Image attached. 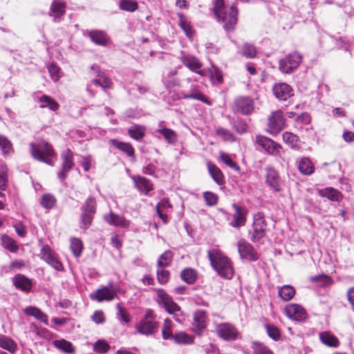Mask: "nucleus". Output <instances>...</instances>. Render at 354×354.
<instances>
[{"label":"nucleus","instance_id":"obj_1","mask_svg":"<svg viewBox=\"0 0 354 354\" xmlns=\"http://www.w3.org/2000/svg\"><path fill=\"white\" fill-rule=\"evenodd\" d=\"M207 256L212 268L221 277L230 279L234 275V269L230 260L221 250L213 249L208 250Z\"/></svg>","mask_w":354,"mask_h":354},{"label":"nucleus","instance_id":"obj_2","mask_svg":"<svg viewBox=\"0 0 354 354\" xmlns=\"http://www.w3.org/2000/svg\"><path fill=\"white\" fill-rule=\"evenodd\" d=\"M214 10L216 19L223 23L225 30H232L237 21L236 6L232 5L227 8L225 7L224 0H216Z\"/></svg>","mask_w":354,"mask_h":354},{"label":"nucleus","instance_id":"obj_3","mask_svg":"<svg viewBox=\"0 0 354 354\" xmlns=\"http://www.w3.org/2000/svg\"><path fill=\"white\" fill-rule=\"evenodd\" d=\"M29 145L30 153L34 159L49 165H53L52 158L55 157V153L51 144L40 140L37 142H31Z\"/></svg>","mask_w":354,"mask_h":354},{"label":"nucleus","instance_id":"obj_4","mask_svg":"<svg viewBox=\"0 0 354 354\" xmlns=\"http://www.w3.org/2000/svg\"><path fill=\"white\" fill-rule=\"evenodd\" d=\"M156 301L162 306L168 313L173 315L177 322H180V320L177 317V313L180 312V307L174 302L171 297H170L164 290L158 289L156 290Z\"/></svg>","mask_w":354,"mask_h":354},{"label":"nucleus","instance_id":"obj_5","mask_svg":"<svg viewBox=\"0 0 354 354\" xmlns=\"http://www.w3.org/2000/svg\"><path fill=\"white\" fill-rule=\"evenodd\" d=\"M96 202L93 196L88 197L81 207L80 227L86 230L91 225L95 213Z\"/></svg>","mask_w":354,"mask_h":354},{"label":"nucleus","instance_id":"obj_6","mask_svg":"<svg viewBox=\"0 0 354 354\" xmlns=\"http://www.w3.org/2000/svg\"><path fill=\"white\" fill-rule=\"evenodd\" d=\"M302 56L298 52L288 54L279 62V68L283 73H290L301 63Z\"/></svg>","mask_w":354,"mask_h":354},{"label":"nucleus","instance_id":"obj_7","mask_svg":"<svg viewBox=\"0 0 354 354\" xmlns=\"http://www.w3.org/2000/svg\"><path fill=\"white\" fill-rule=\"evenodd\" d=\"M267 230V223L264 215L261 212H258L254 215L252 231L251 232V240L253 242H257L263 238Z\"/></svg>","mask_w":354,"mask_h":354},{"label":"nucleus","instance_id":"obj_8","mask_svg":"<svg viewBox=\"0 0 354 354\" xmlns=\"http://www.w3.org/2000/svg\"><path fill=\"white\" fill-rule=\"evenodd\" d=\"M214 331L219 338L226 342L235 341L239 335L236 328L227 322L216 324Z\"/></svg>","mask_w":354,"mask_h":354},{"label":"nucleus","instance_id":"obj_9","mask_svg":"<svg viewBox=\"0 0 354 354\" xmlns=\"http://www.w3.org/2000/svg\"><path fill=\"white\" fill-rule=\"evenodd\" d=\"M179 59L191 71L197 73L201 76L206 75L205 71L202 69V63L194 55L186 54L183 51H181Z\"/></svg>","mask_w":354,"mask_h":354},{"label":"nucleus","instance_id":"obj_10","mask_svg":"<svg viewBox=\"0 0 354 354\" xmlns=\"http://www.w3.org/2000/svg\"><path fill=\"white\" fill-rule=\"evenodd\" d=\"M116 296L117 290L111 283L107 286H102L97 289L95 292L89 295L91 299L98 302L112 301Z\"/></svg>","mask_w":354,"mask_h":354},{"label":"nucleus","instance_id":"obj_11","mask_svg":"<svg viewBox=\"0 0 354 354\" xmlns=\"http://www.w3.org/2000/svg\"><path fill=\"white\" fill-rule=\"evenodd\" d=\"M285 127V118L281 111H273L268 118V129L270 134L279 133Z\"/></svg>","mask_w":354,"mask_h":354},{"label":"nucleus","instance_id":"obj_12","mask_svg":"<svg viewBox=\"0 0 354 354\" xmlns=\"http://www.w3.org/2000/svg\"><path fill=\"white\" fill-rule=\"evenodd\" d=\"M233 111L243 115L251 113L254 110V102L248 97H239L234 101L232 106Z\"/></svg>","mask_w":354,"mask_h":354},{"label":"nucleus","instance_id":"obj_13","mask_svg":"<svg viewBox=\"0 0 354 354\" xmlns=\"http://www.w3.org/2000/svg\"><path fill=\"white\" fill-rule=\"evenodd\" d=\"M41 258L56 270L61 271L64 267L62 263L58 260L56 254L50 248L45 245L41 250Z\"/></svg>","mask_w":354,"mask_h":354},{"label":"nucleus","instance_id":"obj_14","mask_svg":"<svg viewBox=\"0 0 354 354\" xmlns=\"http://www.w3.org/2000/svg\"><path fill=\"white\" fill-rule=\"evenodd\" d=\"M136 330L138 333L144 335H151L158 331V322L156 320L141 319L136 325Z\"/></svg>","mask_w":354,"mask_h":354},{"label":"nucleus","instance_id":"obj_15","mask_svg":"<svg viewBox=\"0 0 354 354\" xmlns=\"http://www.w3.org/2000/svg\"><path fill=\"white\" fill-rule=\"evenodd\" d=\"M103 218L109 225L121 228H127L130 225V221L122 215L110 212L103 216Z\"/></svg>","mask_w":354,"mask_h":354},{"label":"nucleus","instance_id":"obj_16","mask_svg":"<svg viewBox=\"0 0 354 354\" xmlns=\"http://www.w3.org/2000/svg\"><path fill=\"white\" fill-rule=\"evenodd\" d=\"M256 142L269 154L275 155L279 153L280 145L268 137L257 136Z\"/></svg>","mask_w":354,"mask_h":354},{"label":"nucleus","instance_id":"obj_17","mask_svg":"<svg viewBox=\"0 0 354 354\" xmlns=\"http://www.w3.org/2000/svg\"><path fill=\"white\" fill-rule=\"evenodd\" d=\"M285 312L289 318L296 321H304L307 316L304 308L297 304L288 305L285 308Z\"/></svg>","mask_w":354,"mask_h":354},{"label":"nucleus","instance_id":"obj_18","mask_svg":"<svg viewBox=\"0 0 354 354\" xmlns=\"http://www.w3.org/2000/svg\"><path fill=\"white\" fill-rule=\"evenodd\" d=\"M232 207L235 212L233 215V219L230 223V225L236 228L244 226L246 223L248 210L244 207L239 206L235 203L232 205Z\"/></svg>","mask_w":354,"mask_h":354},{"label":"nucleus","instance_id":"obj_19","mask_svg":"<svg viewBox=\"0 0 354 354\" xmlns=\"http://www.w3.org/2000/svg\"><path fill=\"white\" fill-rule=\"evenodd\" d=\"M238 250L241 258L252 261H256L258 259V254L253 247L244 239H241L238 242Z\"/></svg>","mask_w":354,"mask_h":354},{"label":"nucleus","instance_id":"obj_20","mask_svg":"<svg viewBox=\"0 0 354 354\" xmlns=\"http://www.w3.org/2000/svg\"><path fill=\"white\" fill-rule=\"evenodd\" d=\"M62 169L57 174L58 178L61 180H64L66 177V173L70 171L73 165V154L70 149H66L62 154Z\"/></svg>","mask_w":354,"mask_h":354},{"label":"nucleus","instance_id":"obj_21","mask_svg":"<svg viewBox=\"0 0 354 354\" xmlns=\"http://www.w3.org/2000/svg\"><path fill=\"white\" fill-rule=\"evenodd\" d=\"M272 91L274 96L279 100L286 101L293 95L292 88L286 83L274 84Z\"/></svg>","mask_w":354,"mask_h":354},{"label":"nucleus","instance_id":"obj_22","mask_svg":"<svg viewBox=\"0 0 354 354\" xmlns=\"http://www.w3.org/2000/svg\"><path fill=\"white\" fill-rule=\"evenodd\" d=\"M207 318V314L203 310H198L194 313L193 326L196 333L201 334L206 328Z\"/></svg>","mask_w":354,"mask_h":354},{"label":"nucleus","instance_id":"obj_23","mask_svg":"<svg viewBox=\"0 0 354 354\" xmlns=\"http://www.w3.org/2000/svg\"><path fill=\"white\" fill-rule=\"evenodd\" d=\"M266 183L275 192L281 189V180L277 171L273 169H268L266 174Z\"/></svg>","mask_w":354,"mask_h":354},{"label":"nucleus","instance_id":"obj_24","mask_svg":"<svg viewBox=\"0 0 354 354\" xmlns=\"http://www.w3.org/2000/svg\"><path fill=\"white\" fill-rule=\"evenodd\" d=\"M132 180L138 191L145 195H147L153 189L151 181L143 176H133Z\"/></svg>","mask_w":354,"mask_h":354},{"label":"nucleus","instance_id":"obj_25","mask_svg":"<svg viewBox=\"0 0 354 354\" xmlns=\"http://www.w3.org/2000/svg\"><path fill=\"white\" fill-rule=\"evenodd\" d=\"M172 208L168 198H162L156 207V212L160 218L164 223H167L168 216L167 213L170 212Z\"/></svg>","mask_w":354,"mask_h":354},{"label":"nucleus","instance_id":"obj_26","mask_svg":"<svg viewBox=\"0 0 354 354\" xmlns=\"http://www.w3.org/2000/svg\"><path fill=\"white\" fill-rule=\"evenodd\" d=\"M92 70L96 71L97 73V78H95L91 81V82L96 85L102 87V88H109L111 85V80L105 76L104 73H101L99 71V67L96 65H93L91 66Z\"/></svg>","mask_w":354,"mask_h":354},{"label":"nucleus","instance_id":"obj_27","mask_svg":"<svg viewBox=\"0 0 354 354\" xmlns=\"http://www.w3.org/2000/svg\"><path fill=\"white\" fill-rule=\"evenodd\" d=\"M90 39L95 44L105 46L108 42L106 33L102 30H91L88 32Z\"/></svg>","mask_w":354,"mask_h":354},{"label":"nucleus","instance_id":"obj_28","mask_svg":"<svg viewBox=\"0 0 354 354\" xmlns=\"http://www.w3.org/2000/svg\"><path fill=\"white\" fill-rule=\"evenodd\" d=\"M13 282L17 288L23 291L28 292L32 287L31 281L23 274H17L13 279Z\"/></svg>","mask_w":354,"mask_h":354},{"label":"nucleus","instance_id":"obj_29","mask_svg":"<svg viewBox=\"0 0 354 354\" xmlns=\"http://www.w3.org/2000/svg\"><path fill=\"white\" fill-rule=\"evenodd\" d=\"M65 12V4L59 0H55L50 6L49 15L54 17V20L60 18Z\"/></svg>","mask_w":354,"mask_h":354},{"label":"nucleus","instance_id":"obj_30","mask_svg":"<svg viewBox=\"0 0 354 354\" xmlns=\"http://www.w3.org/2000/svg\"><path fill=\"white\" fill-rule=\"evenodd\" d=\"M24 312L26 315L35 317L45 325H48V316L38 308L29 306L25 309Z\"/></svg>","mask_w":354,"mask_h":354},{"label":"nucleus","instance_id":"obj_31","mask_svg":"<svg viewBox=\"0 0 354 354\" xmlns=\"http://www.w3.org/2000/svg\"><path fill=\"white\" fill-rule=\"evenodd\" d=\"M319 195L326 197L331 201H339L342 198L341 193L333 187H326L318 191Z\"/></svg>","mask_w":354,"mask_h":354},{"label":"nucleus","instance_id":"obj_32","mask_svg":"<svg viewBox=\"0 0 354 354\" xmlns=\"http://www.w3.org/2000/svg\"><path fill=\"white\" fill-rule=\"evenodd\" d=\"M183 99H194L201 101L207 104H209V102L207 97L198 90L196 86H193L190 93H182Z\"/></svg>","mask_w":354,"mask_h":354},{"label":"nucleus","instance_id":"obj_33","mask_svg":"<svg viewBox=\"0 0 354 354\" xmlns=\"http://www.w3.org/2000/svg\"><path fill=\"white\" fill-rule=\"evenodd\" d=\"M283 142L292 149L299 148V137L290 131H286L282 135Z\"/></svg>","mask_w":354,"mask_h":354},{"label":"nucleus","instance_id":"obj_34","mask_svg":"<svg viewBox=\"0 0 354 354\" xmlns=\"http://www.w3.org/2000/svg\"><path fill=\"white\" fill-rule=\"evenodd\" d=\"M39 102L41 104V108L46 107L51 111H57L59 107V104L55 100L46 95H41L39 99Z\"/></svg>","mask_w":354,"mask_h":354},{"label":"nucleus","instance_id":"obj_35","mask_svg":"<svg viewBox=\"0 0 354 354\" xmlns=\"http://www.w3.org/2000/svg\"><path fill=\"white\" fill-rule=\"evenodd\" d=\"M278 295L283 301H288L295 296V290L290 285H284L279 289Z\"/></svg>","mask_w":354,"mask_h":354},{"label":"nucleus","instance_id":"obj_36","mask_svg":"<svg viewBox=\"0 0 354 354\" xmlns=\"http://www.w3.org/2000/svg\"><path fill=\"white\" fill-rule=\"evenodd\" d=\"M321 342L326 346L337 347L339 345L338 339L329 332H322L319 334Z\"/></svg>","mask_w":354,"mask_h":354},{"label":"nucleus","instance_id":"obj_37","mask_svg":"<svg viewBox=\"0 0 354 354\" xmlns=\"http://www.w3.org/2000/svg\"><path fill=\"white\" fill-rule=\"evenodd\" d=\"M207 168H208L209 173L210 174L213 180L218 185H223L224 183V180H223V175L221 171L215 165L211 164L210 162H208Z\"/></svg>","mask_w":354,"mask_h":354},{"label":"nucleus","instance_id":"obj_38","mask_svg":"<svg viewBox=\"0 0 354 354\" xmlns=\"http://www.w3.org/2000/svg\"><path fill=\"white\" fill-rule=\"evenodd\" d=\"M298 169L304 175H310L314 171V166L310 159L307 158H303L300 160Z\"/></svg>","mask_w":354,"mask_h":354},{"label":"nucleus","instance_id":"obj_39","mask_svg":"<svg viewBox=\"0 0 354 354\" xmlns=\"http://www.w3.org/2000/svg\"><path fill=\"white\" fill-rule=\"evenodd\" d=\"M0 347L13 353L17 350V344L9 337L0 335Z\"/></svg>","mask_w":354,"mask_h":354},{"label":"nucleus","instance_id":"obj_40","mask_svg":"<svg viewBox=\"0 0 354 354\" xmlns=\"http://www.w3.org/2000/svg\"><path fill=\"white\" fill-rule=\"evenodd\" d=\"M310 280L319 287H326L333 283V279L329 276L323 274L310 277Z\"/></svg>","mask_w":354,"mask_h":354},{"label":"nucleus","instance_id":"obj_41","mask_svg":"<svg viewBox=\"0 0 354 354\" xmlns=\"http://www.w3.org/2000/svg\"><path fill=\"white\" fill-rule=\"evenodd\" d=\"M157 132L161 134L169 144H174L177 141V134L171 129L162 127L158 129Z\"/></svg>","mask_w":354,"mask_h":354},{"label":"nucleus","instance_id":"obj_42","mask_svg":"<svg viewBox=\"0 0 354 354\" xmlns=\"http://www.w3.org/2000/svg\"><path fill=\"white\" fill-rule=\"evenodd\" d=\"M172 340L176 344H192L194 343V337L183 331L176 333Z\"/></svg>","mask_w":354,"mask_h":354},{"label":"nucleus","instance_id":"obj_43","mask_svg":"<svg viewBox=\"0 0 354 354\" xmlns=\"http://www.w3.org/2000/svg\"><path fill=\"white\" fill-rule=\"evenodd\" d=\"M0 149L3 156H8L13 151L11 142L3 135H0Z\"/></svg>","mask_w":354,"mask_h":354},{"label":"nucleus","instance_id":"obj_44","mask_svg":"<svg viewBox=\"0 0 354 354\" xmlns=\"http://www.w3.org/2000/svg\"><path fill=\"white\" fill-rule=\"evenodd\" d=\"M162 335L164 339L172 340L174 335L172 333V324L171 321L167 318L164 321L162 328Z\"/></svg>","mask_w":354,"mask_h":354},{"label":"nucleus","instance_id":"obj_45","mask_svg":"<svg viewBox=\"0 0 354 354\" xmlns=\"http://www.w3.org/2000/svg\"><path fill=\"white\" fill-rule=\"evenodd\" d=\"M54 345L58 349L66 353H72L74 352V348L70 342L65 339L55 340Z\"/></svg>","mask_w":354,"mask_h":354},{"label":"nucleus","instance_id":"obj_46","mask_svg":"<svg viewBox=\"0 0 354 354\" xmlns=\"http://www.w3.org/2000/svg\"><path fill=\"white\" fill-rule=\"evenodd\" d=\"M173 259V253L170 250L165 251L158 260V267L165 268L169 266Z\"/></svg>","mask_w":354,"mask_h":354},{"label":"nucleus","instance_id":"obj_47","mask_svg":"<svg viewBox=\"0 0 354 354\" xmlns=\"http://www.w3.org/2000/svg\"><path fill=\"white\" fill-rule=\"evenodd\" d=\"M71 250L75 257H79L82 252L83 244L80 239L72 238L71 239Z\"/></svg>","mask_w":354,"mask_h":354},{"label":"nucleus","instance_id":"obj_48","mask_svg":"<svg viewBox=\"0 0 354 354\" xmlns=\"http://www.w3.org/2000/svg\"><path fill=\"white\" fill-rule=\"evenodd\" d=\"M129 134L133 139L139 140L144 137L145 128L142 126L134 125L129 129Z\"/></svg>","mask_w":354,"mask_h":354},{"label":"nucleus","instance_id":"obj_49","mask_svg":"<svg viewBox=\"0 0 354 354\" xmlns=\"http://www.w3.org/2000/svg\"><path fill=\"white\" fill-rule=\"evenodd\" d=\"M112 144L118 149L125 152L129 156H133L134 149L129 143L122 142L116 140H112Z\"/></svg>","mask_w":354,"mask_h":354},{"label":"nucleus","instance_id":"obj_50","mask_svg":"<svg viewBox=\"0 0 354 354\" xmlns=\"http://www.w3.org/2000/svg\"><path fill=\"white\" fill-rule=\"evenodd\" d=\"M1 239L3 248L8 250L11 252H16L17 251L18 247L15 241L8 236L3 235Z\"/></svg>","mask_w":354,"mask_h":354},{"label":"nucleus","instance_id":"obj_51","mask_svg":"<svg viewBox=\"0 0 354 354\" xmlns=\"http://www.w3.org/2000/svg\"><path fill=\"white\" fill-rule=\"evenodd\" d=\"M56 203V199L53 195L50 194H44L40 200L41 205L46 209L53 208Z\"/></svg>","mask_w":354,"mask_h":354},{"label":"nucleus","instance_id":"obj_52","mask_svg":"<svg viewBox=\"0 0 354 354\" xmlns=\"http://www.w3.org/2000/svg\"><path fill=\"white\" fill-rule=\"evenodd\" d=\"M180 277L182 279L189 284L195 282L196 279V272L191 268H186L181 272Z\"/></svg>","mask_w":354,"mask_h":354},{"label":"nucleus","instance_id":"obj_53","mask_svg":"<svg viewBox=\"0 0 354 354\" xmlns=\"http://www.w3.org/2000/svg\"><path fill=\"white\" fill-rule=\"evenodd\" d=\"M178 17L179 18V26L183 30L185 35L188 37H191L193 35V32H192V28L189 22L186 20V19L185 18V16L181 13L178 14Z\"/></svg>","mask_w":354,"mask_h":354},{"label":"nucleus","instance_id":"obj_54","mask_svg":"<svg viewBox=\"0 0 354 354\" xmlns=\"http://www.w3.org/2000/svg\"><path fill=\"white\" fill-rule=\"evenodd\" d=\"M252 348L253 354H274L265 344L259 342H252Z\"/></svg>","mask_w":354,"mask_h":354},{"label":"nucleus","instance_id":"obj_55","mask_svg":"<svg viewBox=\"0 0 354 354\" xmlns=\"http://www.w3.org/2000/svg\"><path fill=\"white\" fill-rule=\"evenodd\" d=\"M8 169L5 164L0 165V189L3 191L8 185Z\"/></svg>","mask_w":354,"mask_h":354},{"label":"nucleus","instance_id":"obj_56","mask_svg":"<svg viewBox=\"0 0 354 354\" xmlns=\"http://www.w3.org/2000/svg\"><path fill=\"white\" fill-rule=\"evenodd\" d=\"M119 7L127 12H134L138 9V3L132 0H120Z\"/></svg>","mask_w":354,"mask_h":354},{"label":"nucleus","instance_id":"obj_57","mask_svg":"<svg viewBox=\"0 0 354 354\" xmlns=\"http://www.w3.org/2000/svg\"><path fill=\"white\" fill-rule=\"evenodd\" d=\"M242 53L247 58H254L257 55V50L254 46L248 43L243 45Z\"/></svg>","mask_w":354,"mask_h":354},{"label":"nucleus","instance_id":"obj_58","mask_svg":"<svg viewBox=\"0 0 354 354\" xmlns=\"http://www.w3.org/2000/svg\"><path fill=\"white\" fill-rule=\"evenodd\" d=\"M219 158L224 164H225L230 168L236 171L239 170V165L236 162H234L227 153L224 152H221L219 154Z\"/></svg>","mask_w":354,"mask_h":354},{"label":"nucleus","instance_id":"obj_59","mask_svg":"<svg viewBox=\"0 0 354 354\" xmlns=\"http://www.w3.org/2000/svg\"><path fill=\"white\" fill-rule=\"evenodd\" d=\"M265 328L268 336L274 341H278L280 339L281 334L279 330L273 325L266 324Z\"/></svg>","mask_w":354,"mask_h":354},{"label":"nucleus","instance_id":"obj_60","mask_svg":"<svg viewBox=\"0 0 354 354\" xmlns=\"http://www.w3.org/2000/svg\"><path fill=\"white\" fill-rule=\"evenodd\" d=\"M110 348V346L104 339L97 340L93 346V350L97 353H105Z\"/></svg>","mask_w":354,"mask_h":354},{"label":"nucleus","instance_id":"obj_61","mask_svg":"<svg viewBox=\"0 0 354 354\" xmlns=\"http://www.w3.org/2000/svg\"><path fill=\"white\" fill-rule=\"evenodd\" d=\"M203 198L206 205L208 206H214L218 203L217 195L212 192H205L203 193Z\"/></svg>","mask_w":354,"mask_h":354},{"label":"nucleus","instance_id":"obj_62","mask_svg":"<svg viewBox=\"0 0 354 354\" xmlns=\"http://www.w3.org/2000/svg\"><path fill=\"white\" fill-rule=\"evenodd\" d=\"M169 272L164 268H158L157 270V279L160 284L166 283L169 278Z\"/></svg>","mask_w":354,"mask_h":354},{"label":"nucleus","instance_id":"obj_63","mask_svg":"<svg viewBox=\"0 0 354 354\" xmlns=\"http://www.w3.org/2000/svg\"><path fill=\"white\" fill-rule=\"evenodd\" d=\"M216 134L227 141L234 140V136L230 131L220 128L216 130Z\"/></svg>","mask_w":354,"mask_h":354},{"label":"nucleus","instance_id":"obj_64","mask_svg":"<svg viewBox=\"0 0 354 354\" xmlns=\"http://www.w3.org/2000/svg\"><path fill=\"white\" fill-rule=\"evenodd\" d=\"M48 72L51 79L54 82H57L59 78V68L55 64H51L48 67Z\"/></svg>","mask_w":354,"mask_h":354}]
</instances>
